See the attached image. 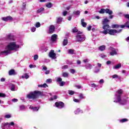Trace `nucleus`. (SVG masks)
I'll return each mask as SVG.
<instances>
[{"mask_svg": "<svg viewBox=\"0 0 129 129\" xmlns=\"http://www.w3.org/2000/svg\"><path fill=\"white\" fill-rule=\"evenodd\" d=\"M20 48H21V47L20 46V45L17 44V42H10L5 47V50L2 51L0 53V55H5L7 56V55H9V54H12V51H15V52L19 51Z\"/></svg>", "mask_w": 129, "mask_h": 129, "instance_id": "f257e3e1", "label": "nucleus"}, {"mask_svg": "<svg viewBox=\"0 0 129 129\" xmlns=\"http://www.w3.org/2000/svg\"><path fill=\"white\" fill-rule=\"evenodd\" d=\"M121 94H122V90H118L115 94L114 102L118 103L121 105H124V104H126L127 100L126 99L121 98Z\"/></svg>", "mask_w": 129, "mask_h": 129, "instance_id": "f03ea898", "label": "nucleus"}, {"mask_svg": "<svg viewBox=\"0 0 129 129\" xmlns=\"http://www.w3.org/2000/svg\"><path fill=\"white\" fill-rule=\"evenodd\" d=\"M42 94V92L40 91H35L34 92H30L28 95L27 97L29 99H35V98H37L39 95H41Z\"/></svg>", "mask_w": 129, "mask_h": 129, "instance_id": "7ed1b4c3", "label": "nucleus"}, {"mask_svg": "<svg viewBox=\"0 0 129 129\" xmlns=\"http://www.w3.org/2000/svg\"><path fill=\"white\" fill-rule=\"evenodd\" d=\"M76 39L78 42H83L85 41V35L82 32H78L76 35Z\"/></svg>", "mask_w": 129, "mask_h": 129, "instance_id": "20e7f679", "label": "nucleus"}, {"mask_svg": "<svg viewBox=\"0 0 129 129\" xmlns=\"http://www.w3.org/2000/svg\"><path fill=\"white\" fill-rule=\"evenodd\" d=\"M109 51L110 52V55L111 56H114V55H117V51H118V50L113 47H110L109 48Z\"/></svg>", "mask_w": 129, "mask_h": 129, "instance_id": "39448f33", "label": "nucleus"}, {"mask_svg": "<svg viewBox=\"0 0 129 129\" xmlns=\"http://www.w3.org/2000/svg\"><path fill=\"white\" fill-rule=\"evenodd\" d=\"M103 29L104 30L102 31L101 33H102V34H104V35H107L108 31L109 30V25L108 24L104 25V26H103Z\"/></svg>", "mask_w": 129, "mask_h": 129, "instance_id": "423d86ee", "label": "nucleus"}, {"mask_svg": "<svg viewBox=\"0 0 129 129\" xmlns=\"http://www.w3.org/2000/svg\"><path fill=\"white\" fill-rule=\"evenodd\" d=\"M120 32H121V29H120L118 31H117L116 30H115V29H110V30H109L107 34H109V35L114 36V35H115L116 33H120Z\"/></svg>", "mask_w": 129, "mask_h": 129, "instance_id": "0eeeda50", "label": "nucleus"}, {"mask_svg": "<svg viewBox=\"0 0 129 129\" xmlns=\"http://www.w3.org/2000/svg\"><path fill=\"white\" fill-rule=\"evenodd\" d=\"M49 57H50V58H51V59H57V56H56V53L54 52L53 50H51L49 52Z\"/></svg>", "mask_w": 129, "mask_h": 129, "instance_id": "6e6552de", "label": "nucleus"}, {"mask_svg": "<svg viewBox=\"0 0 129 129\" xmlns=\"http://www.w3.org/2000/svg\"><path fill=\"white\" fill-rule=\"evenodd\" d=\"M55 105L57 108H63L64 107V103L62 102H56L55 103Z\"/></svg>", "mask_w": 129, "mask_h": 129, "instance_id": "1a4fd4ad", "label": "nucleus"}, {"mask_svg": "<svg viewBox=\"0 0 129 129\" xmlns=\"http://www.w3.org/2000/svg\"><path fill=\"white\" fill-rule=\"evenodd\" d=\"M9 87H10V90L11 91H16L18 90V87L16 86V85L10 84Z\"/></svg>", "mask_w": 129, "mask_h": 129, "instance_id": "9d476101", "label": "nucleus"}, {"mask_svg": "<svg viewBox=\"0 0 129 129\" xmlns=\"http://www.w3.org/2000/svg\"><path fill=\"white\" fill-rule=\"evenodd\" d=\"M3 21L5 22H9L10 21H13V17L11 16H7L6 17H3L2 18Z\"/></svg>", "mask_w": 129, "mask_h": 129, "instance_id": "9b49d317", "label": "nucleus"}, {"mask_svg": "<svg viewBox=\"0 0 129 129\" xmlns=\"http://www.w3.org/2000/svg\"><path fill=\"white\" fill-rule=\"evenodd\" d=\"M26 108H27V107H26V106H25L24 105H21L19 106V111H22L24 110H26Z\"/></svg>", "mask_w": 129, "mask_h": 129, "instance_id": "f8f14e48", "label": "nucleus"}, {"mask_svg": "<svg viewBox=\"0 0 129 129\" xmlns=\"http://www.w3.org/2000/svg\"><path fill=\"white\" fill-rule=\"evenodd\" d=\"M75 114H79V113H83V111L80 109V108H78L74 111Z\"/></svg>", "mask_w": 129, "mask_h": 129, "instance_id": "ddd939ff", "label": "nucleus"}, {"mask_svg": "<svg viewBox=\"0 0 129 129\" xmlns=\"http://www.w3.org/2000/svg\"><path fill=\"white\" fill-rule=\"evenodd\" d=\"M17 72H16L14 69L11 70L9 72V75H17Z\"/></svg>", "mask_w": 129, "mask_h": 129, "instance_id": "4468645a", "label": "nucleus"}, {"mask_svg": "<svg viewBox=\"0 0 129 129\" xmlns=\"http://www.w3.org/2000/svg\"><path fill=\"white\" fill-rule=\"evenodd\" d=\"M55 31V26L54 25H51L49 27V33H53Z\"/></svg>", "mask_w": 129, "mask_h": 129, "instance_id": "2eb2a0df", "label": "nucleus"}, {"mask_svg": "<svg viewBox=\"0 0 129 129\" xmlns=\"http://www.w3.org/2000/svg\"><path fill=\"white\" fill-rule=\"evenodd\" d=\"M57 37H58V36L57 35V34H53L51 36V41L52 42H55L56 41V40H57Z\"/></svg>", "mask_w": 129, "mask_h": 129, "instance_id": "dca6fc26", "label": "nucleus"}, {"mask_svg": "<svg viewBox=\"0 0 129 129\" xmlns=\"http://www.w3.org/2000/svg\"><path fill=\"white\" fill-rule=\"evenodd\" d=\"M4 125L5 126L7 125L8 126H11V125L12 126H14V125H15V122H14V121H12L10 123L6 122L5 123Z\"/></svg>", "mask_w": 129, "mask_h": 129, "instance_id": "f3484780", "label": "nucleus"}, {"mask_svg": "<svg viewBox=\"0 0 129 129\" xmlns=\"http://www.w3.org/2000/svg\"><path fill=\"white\" fill-rule=\"evenodd\" d=\"M63 21V18L62 17H57L56 18V23L57 24H61Z\"/></svg>", "mask_w": 129, "mask_h": 129, "instance_id": "a211bd4d", "label": "nucleus"}, {"mask_svg": "<svg viewBox=\"0 0 129 129\" xmlns=\"http://www.w3.org/2000/svg\"><path fill=\"white\" fill-rule=\"evenodd\" d=\"M81 25L84 28H86V26H87V23L84 22V19H82L81 20Z\"/></svg>", "mask_w": 129, "mask_h": 129, "instance_id": "6ab92c4d", "label": "nucleus"}, {"mask_svg": "<svg viewBox=\"0 0 129 129\" xmlns=\"http://www.w3.org/2000/svg\"><path fill=\"white\" fill-rule=\"evenodd\" d=\"M30 108L32 109L33 111H38L39 109H40V107H32L30 106Z\"/></svg>", "mask_w": 129, "mask_h": 129, "instance_id": "aec40b11", "label": "nucleus"}, {"mask_svg": "<svg viewBox=\"0 0 129 129\" xmlns=\"http://www.w3.org/2000/svg\"><path fill=\"white\" fill-rule=\"evenodd\" d=\"M109 22V20L107 19V18H106L104 19L102 21V24L103 25H107V23Z\"/></svg>", "mask_w": 129, "mask_h": 129, "instance_id": "412c9836", "label": "nucleus"}, {"mask_svg": "<svg viewBox=\"0 0 129 129\" xmlns=\"http://www.w3.org/2000/svg\"><path fill=\"white\" fill-rule=\"evenodd\" d=\"M30 77L29 76V75L27 73L24 74L23 75H22L21 76V78H22L23 79H28V78Z\"/></svg>", "mask_w": 129, "mask_h": 129, "instance_id": "4be33fe9", "label": "nucleus"}, {"mask_svg": "<svg viewBox=\"0 0 129 129\" xmlns=\"http://www.w3.org/2000/svg\"><path fill=\"white\" fill-rule=\"evenodd\" d=\"M106 14H108V15H112V11L109 10V9H106Z\"/></svg>", "mask_w": 129, "mask_h": 129, "instance_id": "5701e85b", "label": "nucleus"}, {"mask_svg": "<svg viewBox=\"0 0 129 129\" xmlns=\"http://www.w3.org/2000/svg\"><path fill=\"white\" fill-rule=\"evenodd\" d=\"M85 68H86V69L90 70L92 68V65H91L89 63H88L85 66Z\"/></svg>", "mask_w": 129, "mask_h": 129, "instance_id": "b1692460", "label": "nucleus"}, {"mask_svg": "<svg viewBox=\"0 0 129 129\" xmlns=\"http://www.w3.org/2000/svg\"><path fill=\"white\" fill-rule=\"evenodd\" d=\"M121 63H118V64H116L115 66L113 68L114 69H119V68H121Z\"/></svg>", "mask_w": 129, "mask_h": 129, "instance_id": "393cba45", "label": "nucleus"}, {"mask_svg": "<svg viewBox=\"0 0 129 129\" xmlns=\"http://www.w3.org/2000/svg\"><path fill=\"white\" fill-rule=\"evenodd\" d=\"M68 76H69V73L67 72L62 73V77H65L68 78Z\"/></svg>", "mask_w": 129, "mask_h": 129, "instance_id": "a878e982", "label": "nucleus"}, {"mask_svg": "<svg viewBox=\"0 0 129 129\" xmlns=\"http://www.w3.org/2000/svg\"><path fill=\"white\" fill-rule=\"evenodd\" d=\"M105 48L106 47L105 45H102L99 47V50H100V51H104V50H105Z\"/></svg>", "mask_w": 129, "mask_h": 129, "instance_id": "bb28decb", "label": "nucleus"}, {"mask_svg": "<svg viewBox=\"0 0 129 129\" xmlns=\"http://www.w3.org/2000/svg\"><path fill=\"white\" fill-rule=\"evenodd\" d=\"M34 26L36 28H40V27H41V23H40V22H36L34 24Z\"/></svg>", "mask_w": 129, "mask_h": 129, "instance_id": "cd10ccee", "label": "nucleus"}, {"mask_svg": "<svg viewBox=\"0 0 129 129\" xmlns=\"http://www.w3.org/2000/svg\"><path fill=\"white\" fill-rule=\"evenodd\" d=\"M7 38L9 39V40H12L13 41H14V38L13 37V35H12V34H9L8 35Z\"/></svg>", "mask_w": 129, "mask_h": 129, "instance_id": "c85d7f7f", "label": "nucleus"}, {"mask_svg": "<svg viewBox=\"0 0 129 129\" xmlns=\"http://www.w3.org/2000/svg\"><path fill=\"white\" fill-rule=\"evenodd\" d=\"M112 28L113 29H117V28H119V25L117 24H113L112 25Z\"/></svg>", "mask_w": 129, "mask_h": 129, "instance_id": "c756f323", "label": "nucleus"}, {"mask_svg": "<svg viewBox=\"0 0 129 129\" xmlns=\"http://www.w3.org/2000/svg\"><path fill=\"white\" fill-rule=\"evenodd\" d=\"M68 52L69 54H72V55H73V54H74V50L73 49H69L68 50Z\"/></svg>", "mask_w": 129, "mask_h": 129, "instance_id": "7c9ffc66", "label": "nucleus"}, {"mask_svg": "<svg viewBox=\"0 0 129 129\" xmlns=\"http://www.w3.org/2000/svg\"><path fill=\"white\" fill-rule=\"evenodd\" d=\"M99 13L100 14H104V13H106V9H101L100 11H99Z\"/></svg>", "mask_w": 129, "mask_h": 129, "instance_id": "2f4dec72", "label": "nucleus"}, {"mask_svg": "<svg viewBox=\"0 0 129 129\" xmlns=\"http://www.w3.org/2000/svg\"><path fill=\"white\" fill-rule=\"evenodd\" d=\"M74 15H75L76 16H79L80 15V11H75L73 12Z\"/></svg>", "mask_w": 129, "mask_h": 129, "instance_id": "473e14b6", "label": "nucleus"}, {"mask_svg": "<svg viewBox=\"0 0 129 129\" xmlns=\"http://www.w3.org/2000/svg\"><path fill=\"white\" fill-rule=\"evenodd\" d=\"M55 79L57 82H61L62 81V78L60 77H57Z\"/></svg>", "mask_w": 129, "mask_h": 129, "instance_id": "72a5a7b5", "label": "nucleus"}, {"mask_svg": "<svg viewBox=\"0 0 129 129\" xmlns=\"http://www.w3.org/2000/svg\"><path fill=\"white\" fill-rule=\"evenodd\" d=\"M68 44V40L67 39H64L63 41V46H66Z\"/></svg>", "mask_w": 129, "mask_h": 129, "instance_id": "f704fd0d", "label": "nucleus"}, {"mask_svg": "<svg viewBox=\"0 0 129 129\" xmlns=\"http://www.w3.org/2000/svg\"><path fill=\"white\" fill-rule=\"evenodd\" d=\"M43 11H44V8H41L39 9H38L37 12L38 14H40V13H42Z\"/></svg>", "mask_w": 129, "mask_h": 129, "instance_id": "c9c22d12", "label": "nucleus"}, {"mask_svg": "<svg viewBox=\"0 0 129 129\" xmlns=\"http://www.w3.org/2000/svg\"><path fill=\"white\" fill-rule=\"evenodd\" d=\"M100 57L101 58H102V59H104V58H105L106 57V55L103 54V53H101L100 55H99Z\"/></svg>", "mask_w": 129, "mask_h": 129, "instance_id": "e433bc0d", "label": "nucleus"}, {"mask_svg": "<svg viewBox=\"0 0 129 129\" xmlns=\"http://www.w3.org/2000/svg\"><path fill=\"white\" fill-rule=\"evenodd\" d=\"M78 32H81L78 31V29H77V28H75L73 29V33H77V34H78Z\"/></svg>", "mask_w": 129, "mask_h": 129, "instance_id": "4c0bfd02", "label": "nucleus"}, {"mask_svg": "<svg viewBox=\"0 0 129 129\" xmlns=\"http://www.w3.org/2000/svg\"><path fill=\"white\" fill-rule=\"evenodd\" d=\"M79 97L81 99H84L85 98V96H84V95H83V94H80L79 95Z\"/></svg>", "mask_w": 129, "mask_h": 129, "instance_id": "58836bf2", "label": "nucleus"}, {"mask_svg": "<svg viewBox=\"0 0 129 129\" xmlns=\"http://www.w3.org/2000/svg\"><path fill=\"white\" fill-rule=\"evenodd\" d=\"M31 32L32 33H34V32H36V27H32L31 28Z\"/></svg>", "mask_w": 129, "mask_h": 129, "instance_id": "ea45409f", "label": "nucleus"}, {"mask_svg": "<svg viewBox=\"0 0 129 129\" xmlns=\"http://www.w3.org/2000/svg\"><path fill=\"white\" fill-rule=\"evenodd\" d=\"M127 120H128L126 118H123V119L120 120V122H125L127 121Z\"/></svg>", "mask_w": 129, "mask_h": 129, "instance_id": "a19ab883", "label": "nucleus"}, {"mask_svg": "<svg viewBox=\"0 0 129 129\" xmlns=\"http://www.w3.org/2000/svg\"><path fill=\"white\" fill-rule=\"evenodd\" d=\"M68 93H69V94H70V95H73V94H74L75 92H74V91H73L72 90H69Z\"/></svg>", "mask_w": 129, "mask_h": 129, "instance_id": "79ce46f5", "label": "nucleus"}, {"mask_svg": "<svg viewBox=\"0 0 129 129\" xmlns=\"http://www.w3.org/2000/svg\"><path fill=\"white\" fill-rule=\"evenodd\" d=\"M5 118H11L12 117L11 114H7L5 115Z\"/></svg>", "mask_w": 129, "mask_h": 129, "instance_id": "37998d69", "label": "nucleus"}, {"mask_svg": "<svg viewBox=\"0 0 129 129\" xmlns=\"http://www.w3.org/2000/svg\"><path fill=\"white\" fill-rule=\"evenodd\" d=\"M52 4L51 3H48L47 4L46 6L47 8H48L49 9H50V8H52Z\"/></svg>", "mask_w": 129, "mask_h": 129, "instance_id": "c03bdc74", "label": "nucleus"}, {"mask_svg": "<svg viewBox=\"0 0 129 129\" xmlns=\"http://www.w3.org/2000/svg\"><path fill=\"white\" fill-rule=\"evenodd\" d=\"M57 96L54 95L53 98H49V100H50V101L54 100H54L57 99Z\"/></svg>", "mask_w": 129, "mask_h": 129, "instance_id": "a18cd8bd", "label": "nucleus"}, {"mask_svg": "<svg viewBox=\"0 0 129 129\" xmlns=\"http://www.w3.org/2000/svg\"><path fill=\"white\" fill-rule=\"evenodd\" d=\"M66 82L64 81H61L59 83V86H64V84H66Z\"/></svg>", "mask_w": 129, "mask_h": 129, "instance_id": "49530a36", "label": "nucleus"}, {"mask_svg": "<svg viewBox=\"0 0 129 129\" xmlns=\"http://www.w3.org/2000/svg\"><path fill=\"white\" fill-rule=\"evenodd\" d=\"M70 72H71L72 74H74L75 73V70L71 69L70 70Z\"/></svg>", "mask_w": 129, "mask_h": 129, "instance_id": "de8ad7c7", "label": "nucleus"}, {"mask_svg": "<svg viewBox=\"0 0 129 129\" xmlns=\"http://www.w3.org/2000/svg\"><path fill=\"white\" fill-rule=\"evenodd\" d=\"M68 65H64L61 67V69H68Z\"/></svg>", "mask_w": 129, "mask_h": 129, "instance_id": "09e8293b", "label": "nucleus"}, {"mask_svg": "<svg viewBox=\"0 0 129 129\" xmlns=\"http://www.w3.org/2000/svg\"><path fill=\"white\" fill-rule=\"evenodd\" d=\"M39 58V56H38V55L37 54H35L34 56V60L35 61H36V60H38V58Z\"/></svg>", "mask_w": 129, "mask_h": 129, "instance_id": "8fccbe9b", "label": "nucleus"}, {"mask_svg": "<svg viewBox=\"0 0 129 129\" xmlns=\"http://www.w3.org/2000/svg\"><path fill=\"white\" fill-rule=\"evenodd\" d=\"M52 82V79H48L46 80V83H51Z\"/></svg>", "mask_w": 129, "mask_h": 129, "instance_id": "3c124183", "label": "nucleus"}, {"mask_svg": "<svg viewBox=\"0 0 129 129\" xmlns=\"http://www.w3.org/2000/svg\"><path fill=\"white\" fill-rule=\"evenodd\" d=\"M112 78L114 79L115 78H118V76L117 75H114L112 76Z\"/></svg>", "mask_w": 129, "mask_h": 129, "instance_id": "603ef678", "label": "nucleus"}, {"mask_svg": "<svg viewBox=\"0 0 129 129\" xmlns=\"http://www.w3.org/2000/svg\"><path fill=\"white\" fill-rule=\"evenodd\" d=\"M0 97H6V94L0 93Z\"/></svg>", "mask_w": 129, "mask_h": 129, "instance_id": "864d4df0", "label": "nucleus"}, {"mask_svg": "<svg viewBox=\"0 0 129 129\" xmlns=\"http://www.w3.org/2000/svg\"><path fill=\"white\" fill-rule=\"evenodd\" d=\"M84 63H88L89 62V59H85L83 60Z\"/></svg>", "mask_w": 129, "mask_h": 129, "instance_id": "5fc2aeb1", "label": "nucleus"}, {"mask_svg": "<svg viewBox=\"0 0 129 129\" xmlns=\"http://www.w3.org/2000/svg\"><path fill=\"white\" fill-rule=\"evenodd\" d=\"M26 3H23V5H22L23 10H25L26 9Z\"/></svg>", "mask_w": 129, "mask_h": 129, "instance_id": "6e6d98bb", "label": "nucleus"}, {"mask_svg": "<svg viewBox=\"0 0 129 129\" xmlns=\"http://www.w3.org/2000/svg\"><path fill=\"white\" fill-rule=\"evenodd\" d=\"M91 28H92V27L91 26V25H90L87 28V29L88 30V31H91Z\"/></svg>", "mask_w": 129, "mask_h": 129, "instance_id": "4d7b16f0", "label": "nucleus"}, {"mask_svg": "<svg viewBox=\"0 0 129 129\" xmlns=\"http://www.w3.org/2000/svg\"><path fill=\"white\" fill-rule=\"evenodd\" d=\"M48 85H47V84L44 83L42 85V88H46V87H47Z\"/></svg>", "mask_w": 129, "mask_h": 129, "instance_id": "13d9d810", "label": "nucleus"}, {"mask_svg": "<svg viewBox=\"0 0 129 129\" xmlns=\"http://www.w3.org/2000/svg\"><path fill=\"white\" fill-rule=\"evenodd\" d=\"M125 27H126V28H128L129 29V22H126L125 24Z\"/></svg>", "mask_w": 129, "mask_h": 129, "instance_id": "bf43d9fd", "label": "nucleus"}, {"mask_svg": "<svg viewBox=\"0 0 129 129\" xmlns=\"http://www.w3.org/2000/svg\"><path fill=\"white\" fill-rule=\"evenodd\" d=\"M91 87H97V85H95V84L93 83L91 84Z\"/></svg>", "mask_w": 129, "mask_h": 129, "instance_id": "052dcab7", "label": "nucleus"}, {"mask_svg": "<svg viewBox=\"0 0 129 129\" xmlns=\"http://www.w3.org/2000/svg\"><path fill=\"white\" fill-rule=\"evenodd\" d=\"M74 102H80V100L77 99H74Z\"/></svg>", "mask_w": 129, "mask_h": 129, "instance_id": "680f3d73", "label": "nucleus"}, {"mask_svg": "<svg viewBox=\"0 0 129 129\" xmlns=\"http://www.w3.org/2000/svg\"><path fill=\"white\" fill-rule=\"evenodd\" d=\"M5 81H6V79L4 78H2L1 79V82H5Z\"/></svg>", "mask_w": 129, "mask_h": 129, "instance_id": "e2e57ef3", "label": "nucleus"}, {"mask_svg": "<svg viewBox=\"0 0 129 129\" xmlns=\"http://www.w3.org/2000/svg\"><path fill=\"white\" fill-rule=\"evenodd\" d=\"M62 15L63 16H64V17H65L67 15V11H63L62 13Z\"/></svg>", "mask_w": 129, "mask_h": 129, "instance_id": "0e129e2a", "label": "nucleus"}, {"mask_svg": "<svg viewBox=\"0 0 129 129\" xmlns=\"http://www.w3.org/2000/svg\"><path fill=\"white\" fill-rule=\"evenodd\" d=\"M103 82H104V80H103V79H101L100 81H99V83L100 84H102V83H103Z\"/></svg>", "mask_w": 129, "mask_h": 129, "instance_id": "69168bd1", "label": "nucleus"}, {"mask_svg": "<svg viewBox=\"0 0 129 129\" xmlns=\"http://www.w3.org/2000/svg\"><path fill=\"white\" fill-rule=\"evenodd\" d=\"M124 17L126 19H128L129 20V15L128 14H126L124 15Z\"/></svg>", "mask_w": 129, "mask_h": 129, "instance_id": "338daca9", "label": "nucleus"}, {"mask_svg": "<svg viewBox=\"0 0 129 129\" xmlns=\"http://www.w3.org/2000/svg\"><path fill=\"white\" fill-rule=\"evenodd\" d=\"M12 101L13 102H17L18 100L16 98H14V99H12Z\"/></svg>", "mask_w": 129, "mask_h": 129, "instance_id": "774afa93", "label": "nucleus"}]
</instances>
